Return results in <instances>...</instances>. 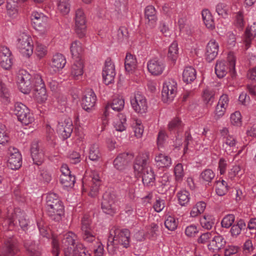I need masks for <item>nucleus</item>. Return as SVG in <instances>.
<instances>
[{
	"mask_svg": "<svg viewBox=\"0 0 256 256\" xmlns=\"http://www.w3.org/2000/svg\"><path fill=\"white\" fill-rule=\"evenodd\" d=\"M150 154L148 152L140 153L135 159L134 168L135 172L142 176L144 185L152 186L155 181V174L152 168L148 166Z\"/></svg>",
	"mask_w": 256,
	"mask_h": 256,
	"instance_id": "1",
	"label": "nucleus"
},
{
	"mask_svg": "<svg viewBox=\"0 0 256 256\" xmlns=\"http://www.w3.org/2000/svg\"><path fill=\"white\" fill-rule=\"evenodd\" d=\"M46 208L48 216L55 221H59L64 214V206L58 194L48 193L46 197Z\"/></svg>",
	"mask_w": 256,
	"mask_h": 256,
	"instance_id": "2",
	"label": "nucleus"
},
{
	"mask_svg": "<svg viewBox=\"0 0 256 256\" xmlns=\"http://www.w3.org/2000/svg\"><path fill=\"white\" fill-rule=\"evenodd\" d=\"M228 66L226 64V62L222 60H218L215 66V72L219 78H224L228 72L229 69L233 77L236 74V57L234 54L230 52L227 56Z\"/></svg>",
	"mask_w": 256,
	"mask_h": 256,
	"instance_id": "3",
	"label": "nucleus"
},
{
	"mask_svg": "<svg viewBox=\"0 0 256 256\" xmlns=\"http://www.w3.org/2000/svg\"><path fill=\"white\" fill-rule=\"evenodd\" d=\"M128 248L130 246V232L128 229L120 230L115 227L112 228L110 232L109 240Z\"/></svg>",
	"mask_w": 256,
	"mask_h": 256,
	"instance_id": "4",
	"label": "nucleus"
},
{
	"mask_svg": "<svg viewBox=\"0 0 256 256\" xmlns=\"http://www.w3.org/2000/svg\"><path fill=\"white\" fill-rule=\"evenodd\" d=\"M74 30L80 38H84L86 34V16L82 8L76 10L74 16Z\"/></svg>",
	"mask_w": 256,
	"mask_h": 256,
	"instance_id": "5",
	"label": "nucleus"
},
{
	"mask_svg": "<svg viewBox=\"0 0 256 256\" xmlns=\"http://www.w3.org/2000/svg\"><path fill=\"white\" fill-rule=\"evenodd\" d=\"M14 114L18 120L24 125H28L34 120L32 114L30 113L28 108L21 102H16L14 110Z\"/></svg>",
	"mask_w": 256,
	"mask_h": 256,
	"instance_id": "6",
	"label": "nucleus"
},
{
	"mask_svg": "<svg viewBox=\"0 0 256 256\" xmlns=\"http://www.w3.org/2000/svg\"><path fill=\"white\" fill-rule=\"evenodd\" d=\"M177 84L172 79L166 81L163 84L162 92V98L164 102H170L176 96Z\"/></svg>",
	"mask_w": 256,
	"mask_h": 256,
	"instance_id": "7",
	"label": "nucleus"
},
{
	"mask_svg": "<svg viewBox=\"0 0 256 256\" xmlns=\"http://www.w3.org/2000/svg\"><path fill=\"white\" fill-rule=\"evenodd\" d=\"M32 76L26 70H20L18 74V84L20 90L24 94H28L32 84Z\"/></svg>",
	"mask_w": 256,
	"mask_h": 256,
	"instance_id": "8",
	"label": "nucleus"
},
{
	"mask_svg": "<svg viewBox=\"0 0 256 256\" xmlns=\"http://www.w3.org/2000/svg\"><path fill=\"white\" fill-rule=\"evenodd\" d=\"M130 104L134 110L138 114H144L148 110V102L146 97L140 92L134 94L130 100Z\"/></svg>",
	"mask_w": 256,
	"mask_h": 256,
	"instance_id": "9",
	"label": "nucleus"
},
{
	"mask_svg": "<svg viewBox=\"0 0 256 256\" xmlns=\"http://www.w3.org/2000/svg\"><path fill=\"white\" fill-rule=\"evenodd\" d=\"M115 196L110 192H106L102 196L101 208L104 212L113 215L116 212Z\"/></svg>",
	"mask_w": 256,
	"mask_h": 256,
	"instance_id": "10",
	"label": "nucleus"
},
{
	"mask_svg": "<svg viewBox=\"0 0 256 256\" xmlns=\"http://www.w3.org/2000/svg\"><path fill=\"white\" fill-rule=\"evenodd\" d=\"M18 47L24 56L29 57L33 53V44L32 38L23 34L18 39Z\"/></svg>",
	"mask_w": 256,
	"mask_h": 256,
	"instance_id": "11",
	"label": "nucleus"
},
{
	"mask_svg": "<svg viewBox=\"0 0 256 256\" xmlns=\"http://www.w3.org/2000/svg\"><path fill=\"white\" fill-rule=\"evenodd\" d=\"M31 17L34 28L40 34H44L46 31L48 17L42 13L37 12H34Z\"/></svg>",
	"mask_w": 256,
	"mask_h": 256,
	"instance_id": "12",
	"label": "nucleus"
},
{
	"mask_svg": "<svg viewBox=\"0 0 256 256\" xmlns=\"http://www.w3.org/2000/svg\"><path fill=\"white\" fill-rule=\"evenodd\" d=\"M115 76L114 65L110 58H107L102 72L104 82L106 85L112 83L114 82Z\"/></svg>",
	"mask_w": 256,
	"mask_h": 256,
	"instance_id": "13",
	"label": "nucleus"
},
{
	"mask_svg": "<svg viewBox=\"0 0 256 256\" xmlns=\"http://www.w3.org/2000/svg\"><path fill=\"white\" fill-rule=\"evenodd\" d=\"M96 96L92 90H88L86 92L82 100V106L84 110L87 112L92 110L96 104Z\"/></svg>",
	"mask_w": 256,
	"mask_h": 256,
	"instance_id": "14",
	"label": "nucleus"
},
{
	"mask_svg": "<svg viewBox=\"0 0 256 256\" xmlns=\"http://www.w3.org/2000/svg\"><path fill=\"white\" fill-rule=\"evenodd\" d=\"M10 156L8 160V166L12 170H18L22 164L21 154L17 148L10 149Z\"/></svg>",
	"mask_w": 256,
	"mask_h": 256,
	"instance_id": "15",
	"label": "nucleus"
},
{
	"mask_svg": "<svg viewBox=\"0 0 256 256\" xmlns=\"http://www.w3.org/2000/svg\"><path fill=\"white\" fill-rule=\"evenodd\" d=\"M18 251L15 240L9 238L5 240L2 248V256H16Z\"/></svg>",
	"mask_w": 256,
	"mask_h": 256,
	"instance_id": "16",
	"label": "nucleus"
},
{
	"mask_svg": "<svg viewBox=\"0 0 256 256\" xmlns=\"http://www.w3.org/2000/svg\"><path fill=\"white\" fill-rule=\"evenodd\" d=\"M72 130V121L70 118L66 119L64 122H59L58 125V132L64 139H66L70 136Z\"/></svg>",
	"mask_w": 256,
	"mask_h": 256,
	"instance_id": "17",
	"label": "nucleus"
},
{
	"mask_svg": "<svg viewBox=\"0 0 256 256\" xmlns=\"http://www.w3.org/2000/svg\"><path fill=\"white\" fill-rule=\"evenodd\" d=\"M30 151L34 164L40 165L44 160V155L42 150L40 148L38 142L34 141L32 142Z\"/></svg>",
	"mask_w": 256,
	"mask_h": 256,
	"instance_id": "18",
	"label": "nucleus"
},
{
	"mask_svg": "<svg viewBox=\"0 0 256 256\" xmlns=\"http://www.w3.org/2000/svg\"><path fill=\"white\" fill-rule=\"evenodd\" d=\"M91 186L89 196L91 197H95L98 194L100 186L102 185V178L98 173L96 171H93L90 175Z\"/></svg>",
	"mask_w": 256,
	"mask_h": 256,
	"instance_id": "19",
	"label": "nucleus"
},
{
	"mask_svg": "<svg viewBox=\"0 0 256 256\" xmlns=\"http://www.w3.org/2000/svg\"><path fill=\"white\" fill-rule=\"evenodd\" d=\"M147 67L150 73L152 75L158 76L162 72L165 66L161 60L158 58H154L148 62Z\"/></svg>",
	"mask_w": 256,
	"mask_h": 256,
	"instance_id": "20",
	"label": "nucleus"
},
{
	"mask_svg": "<svg viewBox=\"0 0 256 256\" xmlns=\"http://www.w3.org/2000/svg\"><path fill=\"white\" fill-rule=\"evenodd\" d=\"M226 244V241L223 236L217 234L210 241L208 248L210 251L216 252L224 248Z\"/></svg>",
	"mask_w": 256,
	"mask_h": 256,
	"instance_id": "21",
	"label": "nucleus"
},
{
	"mask_svg": "<svg viewBox=\"0 0 256 256\" xmlns=\"http://www.w3.org/2000/svg\"><path fill=\"white\" fill-rule=\"evenodd\" d=\"M219 50L218 43L215 40H211L206 47V59L210 62L217 56Z\"/></svg>",
	"mask_w": 256,
	"mask_h": 256,
	"instance_id": "22",
	"label": "nucleus"
},
{
	"mask_svg": "<svg viewBox=\"0 0 256 256\" xmlns=\"http://www.w3.org/2000/svg\"><path fill=\"white\" fill-rule=\"evenodd\" d=\"M124 106V100L122 98H117L113 99L112 102L108 104L105 108L104 114L106 117L109 115L110 109L116 112H120L122 110Z\"/></svg>",
	"mask_w": 256,
	"mask_h": 256,
	"instance_id": "23",
	"label": "nucleus"
},
{
	"mask_svg": "<svg viewBox=\"0 0 256 256\" xmlns=\"http://www.w3.org/2000/svg\"><path fill=\"white\" fill-rule=\"evenodd\" d=\"M77 236L72 232H69L63 235L62 240V246L64 248V252L72 249V247L76 245L78 242Z\"/></svg>",
	"mask_w": 256,
	"mask_h": 256,
	"instance_id": "24",
	"label": "nucleus"
},
{
	"mask_svg": "<svg viewBox=\"0 0 256 256\" xmlns=\"http://www.w3.org/2000/svg\"><path fill=\"white\" fill-rule=\"evenodd\" d=\"M84 62L82 59L76 60L71 67L70 74L74 80H80L84 74Z\"/></svg>",
	"mask_w": 256,
	"mask_h": 256,
	"instance_id": "25",
	"label": "nucleus"
},
{
	"mask_svg": "<svg viewBox=\"0 0 256 256\" xmlns=\"http://www.w3.org/2000/svg\"><path fill=\"white\" fill-rule=\"evenodd\" d=\"M130 161L129 155L128 153L119 154L114 160V165L116 168L122 170L125 168Z\"/></svg>",
	"mask_w": 256,
	"mask_h": 256,
	"instance_id": "26",
	"label": "nucleus"
},
{
	"mask_svg": "<svg viewBox=\"0 0 256 256\" xmlns=\"http://www.w3.org/2000/svg\"><path fill=\"white\" fill-rule=\"evenodd\" d=\"M255 36H256V22L248 26L245 31L244 42L246 49L250 48L251 42Z\"/></svg>",
	"mask_w": 256,
	"mask_h": 256,
	"instance_id": "27",
	"label": "nucleus"
},
{
	"mask_svg": "<svg viewBox=\"0 0 256 256\" xmlns=\"http://www.w3.org/2000/svg\"><path fill=\"white\" fill-rule=\"evenodd\" d=\"M222 148L228 154L236 150V140L231 136H228L223 140Z\"/></svg>",
	"mask_w": 256,
	"mask_h": 256,
	"instance_id": "28",
	"label": "nucleus"
},
{
	"mask_svg": "<svg viewBox=\"0 0 256 256\" xmlns=\"http://www.w3.org/2000/svg\"><path fill=\"white\" fill-rule=\"evenodd\" d=\"M144 16L148 20L150 26L154 27L156 24L157 21L156 12L154 7L152 6H147L144 10Z\"/></svg>",
	"mask_w": 256,
	"mask_h": 256,
	"instance_id": "29",
	"label": "nucleus"
},
{
	"mask_svg": "<svg viewBox=\"0 0 256 256\" xmlns=\"http://www.w3.org/2000/svg\"><path fill=\"white\" fill-rule=\"evenodd\" d=\"M65 256H86V254L84 245L78 242L72 249L64 251Z\"/></svg>",
	"mask_w": 256,
	"mask_h": 256,
	"instance_id": "30",
	"label": "nucleus"
},
{
	"mask_svg": "<svg viewBox=\"0 0 256 256\" xmlns=\"http://www.w3.org/2000/svg\"><path fill=\"white\" fill-rule=\"evenodd\" d=\"M24 246L28 252V256H40V251L38 244L32 240H26Z\"/></svg>",
	"mask_w": 256,
	"mask_h": 256,
	"instance_id": "31",
	"label": "nucleus"
},
{
	"mask_svg": "<svg viewBox=\"0 0 256 256\" xmlns=\"http://www.w3.org/2000/svg\"><path fill=\"white\" fill-rule=\"evenodd\" d=\"M88 157L90 160L94 162L100 160L102 158V154L98 144H94L90 146L88 148Z\"/></svg>",
	"mask_w": 256,
	"mask_h": 256,
	"instance_id": "32",
	"label": "nucleus"
},
{
	"mask_svg": "<svg viewBox=\"0 0 256 256\" xmlns=\"http://www.w3.org/2000/svg\"><path fill=\"white\" fill-rule=\"evenodd\" d=\"M154 160L156 165L159 168H168L172 165L171 158L162 154H158L156 156Z\"/></svg>",
	"mask_w": 256,
	"mask_h": 256,
	"instance_id": "33",
	"label": "nucleus"
},
{
	"mask_svg": "<svg viewBox=\"0 0 256 256\" xmlns=\"http://www.w3.org/2000/svg\"><path fill=\"white\" fill-rule=\"evenodd\" d=\"M136 56L130 53H127L124 61L126 70L128 72H132L136 69Z\"/></svg>",
	"mask_w": 256,
	"mask_h": 256,
	"instance_id": "34",
	"label": "nucleus"
},
{
	"mask_svg": "<svg viewBox=\"0 0 256 256\" xmlns=\"http://www.w3.org/2000/svg\"><path fill=\"white\" fill-rule=\"evenodd\" d=\"M196 77V70L192 66L186 67L182 73V80L186 84L192 82Z\"/></svg>",
	"mask_w": 256,
	"mask_h": 256,
	"instance_id": "35",
	"label": "nucleus"
},
{
	"mask_svg": "<svg viewBox=\"0 0 256 256\" xmlns=\"http://www.w3.org/2000/svg\"><path fill=\"white\" fill-rule=\"evenodd\" d=\"M72 56L76 60L81 59L80 58L83 52L82 44L78 40H75L71 44L70 47Z\"/></svg>",
	"mask_w": 256,
	"mask_h": 256,
	"instance_id": "36",
	"label": "nucleus"
},
{
	"mask_svg": "<svg viewBox=\"0 0 256 256\" xmlns=\"http://www.w3.org/2000/svg\"><path fill=\"white\" fill-rule=\"evenodd\" d=\"M66 64L64 56L61 54H56L53 56L51 66L57 70L62 69Z\"/></svg>",
	"mask_w": 256,
	"mask_h": 256,
	"instance_id": "37",
	"label": "nucleus"
},
{
	"mask_svg": "<svg viewBox=\"0 0 256 256\" xmlns=\"http://www.w3.org/2000/svg\"><path fill=\"white\" fill-rule=\"evenodd\" d=\"M184 124L178 118H175L171 120L168 126V130L174 133L182 131Z\"/></svg>",
	"mask_w": 256,
	"mask_h": 256,
	"instance_id": "38",
	"label": "nucleus"
},
{
	"mask_svg": "<svg viewBox=\"0 0 256 256\" xmlns=\"http://www.w3.org/2000/svg\"><path fill=\"white\" fill-rule=\"evenodd\" d=\"M246 224L244 220L240 219L237 221L236 224L231 226L230 233L233 238H236L239 236L242 230H244Z\"/></svg>",
	"mask_w": 256,
	"mask_h": 256,
	"instance_id": "39",
	"label": "nucleus"
},
{
	"mask_svg": "<svg viewBox=\"0 0 256 256\" xmlns=\"http://www.w3.org/2000/svg\"><path fill=\"white\" fill-rule=\"evenodd\" d=\"M215 219L210 214H204L200 219V222L202 227L207 230H210L214 224Z\"/></svg>",
	"mask_w": 256,
	"mask_h": 256,
	"instance_id": "40",
	"label": "nucleus"
},
{
	"mask_svg": "<svg viewBox=\"0 0 256 256\" xmlns=\"http://www.w3.org/2000/svg\"><path fill=\"white\" fill-rule=\"evenodd\" d=\"M216 10L218 14L226 18L230 12V6L226 3L220 2L216 6Z\"/></svg>",
	"mask_w": 256,
	"mask_h": 256,
	"instance_id": "41",
	"label": "nucleus"
},
{
	"mask_svg": "<svg viewBox=\"0 0 256 256\" xmlns=\"http://www.w3.org/2000/svg\"><path fill=\"white\" fill-rule=\"evenodd\" d=\"M215 93V91L212 88H205L202 94L204 102L206 104L212 105L214 100Z\"/></svg>",
	"mask_w": 256,
	"mask_h": 256,
	"instance_id": "42",
	"label": "nucleus"
},
{
	"mask_svg": "<svg viewBox=\"0 0 256 256\" xmlns=\"http://www.w3.org/2000/svg\"><path fill=\"white\" fill-rule=\"evenodd\" d=\"M202 18L206 26L209 29L214 28V22L210 12L208 10H204L202 12Z\"/></svg>",
	"mask_w": 256,
	"mask_h": 256,
	"instance_id": "43",
	"label": "nucleus"
},
{
	"mask_svg": "<svg viewBox=\"0 0 256 256\" xmlns=\"http://www.w3.org/2000/svg\"><path fill=\"white\" fill-rule=\"evenodd\" d=\"M34 96L38 102L40 103L45 102L48 98L46 86L34 88Z\"/></svg>",
	"mask_w": 256,
	"mask_h": 256,
	"instance_id": "44",
	"label": "nucleus"
},
{
	"mask_svg": "<svg viewBox=\"0 0 256 256\" xmlns=\"http://www.w3.org/2000/svg\"><path fill=\"white\" fill-rule=\"evenodd\" d=\"M216 192L219 196L225 195L228 192V185L224 180H218L215 182Z\"/></svg>",
	"mask_w": 256,
	"mask_h": 256,
	"instance_id": "45",
	"label": "nucleus"
},
{
	"mask_svg": "<svg viewBox=\"0 0 256 256\" xmlns=\"http://www.w3.org/2000/svg\"><path fill=\"white\" fill-rule=\"evenodd\" d=\"M60 184L64 187L72 188L76 182L74 176L71 174L60 175Z\"/></svg>",
	"mask_w": 256,
	"mask_h": 256,
	"instance_id": "46",
	"label": "nucleus"
},
{
	"mask_svg": "<svg viewBox=\"0 0 256 256\" xmlns=\"http://www.w3.org/2000/svg\"><path fill=\"white\" fill-rule=\"evenodd\" d=\"M215 177V173L210 169L204 170L200 174V180L204 183L209 184Z\"/></svg>",
	"mask_w": 256,
	"mask_h": 256,
	"instance_id": "47",
	"label": "nucleus"
},
{
	"mask_svg": "<svg viewBox=\"0 0 256 256\" xmlns=\"http://www.w3.org/2000/svg\"><path fill=\"white\" fill-rule=\"evenodd\" d=\"M118 119L114 122V126L117 131L123 132L126 129V116L123 114H118Z\"/></svg>",
	"mask_w": 256,
	"mask_h": 256,
	"instance_id": "48",
	"label": "nucleus"
},
{
	"mask_svg": "<svg viewBox=\"0 0 256 256\" xmlns=\"http://www.w3.org/2000/svg\"><path fill=\"white\" fill-rule=\"evenodd\" d=\"M57 6L58 10L62 14H67L70 11V0H58Z\"/></svg>",
	"mask_w": 256,
	"mask_h": 256,
	"instance_id": "49",
	"label": "nucleus"
},
{
	"mask_svg": "<svg viewBox=\"0 0 256 256\" xmlns=\"http://www.w3.org/2000/svg\"><path fill=\"white\" fill-rule=\"evenodd\" d=\"M177 197L178 203L182 206H185L188 204L190 200V193L186 190H182L178 192Z\"/></svg>",
	"mask_w": 256,
	"mask_h": 256,
	"instance_id": "50",
	"label": "nucleus"
},
{
	"mask_svg": "<svg viewBox=\"0 0 256 256\" xmlns=\"http://www.w3.org/2000/svg\"><path fill=\"white\" fill-rule=\"evenodd\" d=\"M80 229L81 231L94 229V226L92 223V220L89 215L84 214L80 222Z\"/></svg>",
	"mask_w": 256,
	"mask_h": 256,
	"instance_id": "51",
	"label": "nucleus"
},
{
	"mask_svg": "<svg viewBox=\"0 0 256 256\" xmlns=\"http://www.w3.org/2000/svg\"><path fill=\"white\" fill-rule=\"evenodd\" d=\"M96 234L94 229L82 230V240L86 242L92 243L96 240Z\"/></svg>",
	"mask_w": 256,
	"mask_h": 256,
	"instance_id": "52",
	"label": "nucleus"
},
{
	"mask_svg": "<svg viewBox=\"0 0 256 256\" xmlns=\"http://www.w3.org/2000/svg\"><path fill=\"white\" fill-rule=\"evenodd\" d=\"M178 48L176 42H173L169 46L168 58L173 61H175L178 56Z\"/></svg>",
	"mask_w": 256,
	"mask_h": 256,
	"instance_id": "53",
	"label": "nucleus"
},
{
	"mask_svg": "<svg viewBox=\"0 0 256 256\" xmlns=\"http://www.w3.org/2000/svg\"><path fill=\"white\" fill-rule=\"evenodd\" d=\"M20 210L18 208L13 209H8L7 214V219L8 220L10 226H14L16 224V220H18V216L16 214L18 212L17 210Z\"/></svg>",
	"mask_w": 256,
	"mask_h": 256,
	"instance_id": "54",
	"label": "nucleus"
},
{
	"mask_svg": "<svg viewBox=\"0 0 256 256\" xmlns=\"http://www.w3.org/2000/svg\"><path fill=\"white\" fill-rule=\"evenodd\" d=\"M17 212L18 213L16 214L18 216V222L20 226L24 230H28V220L26 218V214L22 211L20 210H18Z\"/></svg>",
	"mask_w": 256,
	"mask_h": 256,
	"instance_id": "55",
	"label": "nucleus"
},
{
	"mask_svg": "<svg viewBox=\"0 0 256 256\" xmlns=\"http://www.w3.org/2000/svg\"><path fill=\"white\" fill-rule=\"evenodd\" d=\"M235 220V216L233 214L226 215L222 220L221 225L222 228H228L234 224Z\"/></svg>",
	"mask_w": 256,
	"mask_h": 256,
	"instance_id": "56",
	"label": "nucleus"
},
{
	"mask_svg": "<svg viewBox=\"0 0 256 256\" xmlns=\"http://www.w3.org/2000/svg\"><path fill=\"white\" fill-rule=\"evenodd\" d=\"M174 174L176 180L182 182L184 176L183 166L182 164H178L174 168Z\"/></svg>",
	"mask_w": 256,
	"mask_h": 256,
	"instance_id": "57",
	"label": "nucleus"
},
{
	"mask_svg": "<svg viewBox=\"0 0 256 256\" xmlns=\"http://www.w3.org/2000/svg\"><path fill=\"white\" fill-rule=\"evenodd\" d=\"M13 64V58L12 56H2L0 58V64L5 70L10 69Z\"/></svg>",
	"mask_w": 256,
	"mask_h": 256,
	"instance_id": "58",
	"label": "nucleus"
},
{
	"mask_svg": "<svg viewBox=\"0 0 256 256\" xmlns=\"http://www.w3.org/2000/svg\"><path fill=\"white\" fill-rule=\"evenodd\" d=\"M178 222L172 216H168L164 222V225L168 230H174L178 226Z\"/></svg>",
	"mask_w": 256,
	"mask_h": 256,
	"instance_id": "59",
	"label": "nucleus"
},
{
	"mask_svg": "<svg viewBox=\"0 0 256 256\" xmlns=\"http://www.w3.org/2000/svg\"><path fill=\"white\" fill-rule=\"evenodd\" d=\"M128 32L127 28L124 26L119 28L117 32V38L120 42H122L128 40Z\"/></svg>",
	"mask_w": 256,
	"mask_h": 256,
	"instance_id": "60",
	"label": "nucleus"
},
{
	"mask_svg": "<svg viewBox=\"0 0 256 256\" xmlns=\"http://www.w3.org/2000/svg\"><path fill=\"white\" fill-rule=\"evenodd\" d=\"M133 128L136 136L138 138H141L144 132V126L140 121L136 120L133 124Z\"/></svg>",
	"mask_w": 256,
	"mask_h": 256,
	"instance_id": "61",
	"label": "nucleus"
},
{
	"mask_svg": "<svg viewBox=\"0 0 256 256\" xmlns=\"http://www.w3.org/2000/svg\"><path fill=\"white\" fill-rule=\"evenodd\" d=\"M198 230L196 225L194 224H190L186 227L185 229L186 235L190 238L195 237L198 234Z\"/></svg>",
	"mask_w": 256,
	"mask_h": 256,
	"instance_id": "62",
	"label": "nucleus"
},
{
	"mask_svg": "<svg viewBox=\"0 0 256 256\" xmlns=\"http://www.w3.org/2000/svg\"><path fill=\"white\" fill-rule=\"evenodd\" d=\"M235 17L234 24L240 30H242L244 26L243 12H238Z\"/></svg>",
	"mask_w": 256,
	"mask_h": 256,
	"instance_id": "63",
	"label": "nucleus"
},
{
	"mask_svg": "<svg viewBox=\"0 0 256 256\" xmlns=\"http://www.w3.org/2000/svg\"><path fill=\"white\" fill-rule=\"evenodd\" d=\"M32 81V86L34 88L45 86L42 76L40 74H34Z\"/></svg>",
	"mask_w": 256,
	"mask_h": 256,
	"instance_id": "64",
	"label": "nucleus"
}]
</instances>
